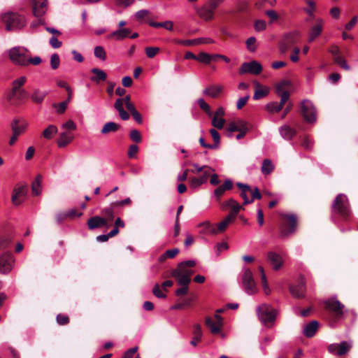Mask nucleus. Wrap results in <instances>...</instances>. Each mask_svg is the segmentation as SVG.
Segmentation results:
<instances>
[{
  "instance_id": "obj_1",
  "label": "nucleus",
  "mask_w": 358,
  "mask_h": 358,
  "mask_svg": "<svg viewBox=\"0 0 358 358\" xmlns=\"http://www.w3.org/2000/svg\"><path fill=\"white\" fill-rule=\"evenodd\" d=\"M195 266L196 262L194 260L182 262L178 264L177 268L171 270V275L177 280L178 284H189L194 271L189 268Z\"/></svg>"
},
{
  "instance_id": "obj_2",
  "label": "nucleus",
  "mask_w": 358,
  "mask_h": 358,
  "mask_svg": "<svg viewBox=\"0 0 358 358\" xmlns=\"http://www.w3.org/2000/svg\"><path fill=\"white\" fill-rule=\"evenodd\" d=\"M101 216L96 215L88 219L87 224L89 229L94 230L102 227H106L108 229L111 227L115 220L111 209L105 207L101 209Z\"/></svg>"
},
{
  "instance_id": "obj_3",
  "label": "nucleus",
  "mask_w": 358,
  "mask_h": 358,
  "mask_svg": "<svg viewBox=\"0 0 358 358\" xmlns=\"http://www.w3.org/2000/svg\"><path fill=\"white\" fill-rule=\"evenodd\" d=\"M281 224L280 226V236L281 238H285L293 234L297 229L298 216L294 213L280 214Z\"/></svg>"
},
{
  "instance_id": "obj_4",
  "label": "nucleus",
  "mask_w": 358,
  "mask_h": 358,
  "mask_svg": "<svg viewBox=\"0 0 358 358\" xmlns=\"http://www.w3.org/2000/svg\"><path fill=\"white\" fill-rule=\"evenodd\" d=\"M1 20L8 31L21 29L26 24L25 17L17 13H6L1 15Z\"/></svg>"
},
{
  "instance_id": "obj_5",
  "label": "nucleus",
  "mask_w": 358,
  "mask_h": 358,
  "mask_svg": "<svg viewBox=\"0 0 358 358\" xmlns=\"http://www.w3.org/2000/svg\"><path fill=\"white\" fill-rule=\"evenodd\" d=\"M29 50L22 46L14 47L9 50L8 57L15 64L28 65Z\"/></svg>"
},
{
  "instance_id": "obj_6",
  "label": "nucleus",
  "mask_w": 358,
  "mask_h": 358,
  "mask_svg": "<svg viewBox=\"0 0 358 358\" xmlns=\"http://www.w3.org/2000/svg\"><path fill=\"white\" fill-rule=\"evenodd\" d=\"M333 210L338 214L343 220H347L351 215L348 198L345 194H338L333 203Z\"/></svg>"
},
{
  "instance_id": "obj_7",
  "label": "nucleus",
  "mask_w": 358,
  "mask_h": 358,
  "mask_svg": "<svg viewBox=\"0 0 358 358\" xmlns=\"http://www.w3.org/2000/svg\"><path fill=\"white\" fill-rule=\"evenodd\" d=\"M258 317L262 323L266 327H271L277 315V310L268 305L263 304L258 308Z\"/></svg>"
},
{
  "instance_id": "obj_8",
  "label": "nucleus",
  "mask_w": 358,
  "mask_h": 358,
  "mask_svg": "<svg viewBox=\"0 0 358 358\" xmlns=\"http://www.w3.org/2000/svg\"><path fill=\"white\" fill-rule=\"evenodd\" d=\"M28 127V122L22 117H15L10 122L12 136L9 141V145H13L17 141L18 137L23 134Z\"/></svg>"
},
{
  "instance_id": "obj_9",
  "label": "nucleus",
  "mask_w": 358,
  "mask_h": 358,
  "mask_svg": "<svg viewBox=\"0 0 358 358\" xmlns=\"http://www.w3.org/2000/svg\"><path fill=\"white\" fill-rule=\"evenodd\" d=\"M225 0H208L206 6L197 10V13L200 17L206 21H210L213 19L215 10Z\"/></svg>"
},
{
  "instance_id": "obj_10",
  "label": "nucleus",
  "mask_w": 358,
  "mask_h": 358,
  "mask_svg": "<svg viewBox=\"0 0 358 358\" xmlns=\"http://www.w3.org/2000/svg\"><path fill=\"white\" fill-rule=\"evenodd\" d=\"M300 33L299 31H292L285 34L280 42L279 49L281 54H285L292 48L295 43L300 40Z\"/></svg>"
},
{
  "instance_id": "obj_11",
  "label": "nucleus",
  "mask_w": 358,
  "mask_h": 358,
  "mask_svg": "<svg viewBox=\"0 0 358 358\" xmlns=\"http://www.w3.org/2000/svg\"><path fill=\"white\" fill-rule=\"evenodd\" d=\"M324 308L334 318H340L343 315L344 305L334 298L329 299L324 302Z\"/></svg>"
},
{
  "instance_id": "obj_12",
  "label": "nucleus",
  "mask_w": 358,
  "mask_h": 358,
  "mask_svg": "<svg viewBox=\"0 0 358 358\" xmlns=\"http://www.w3.org/2000/svg\"><path fill=\"white\" fill-rule=\"evenodd\" d=\"M300 113L304 120L308 123H313L316 120L315 108L309 100H303L301 103Z\"/></svg>"
},
{
  "instance_id": "obj_13",
  "label": "nucleus",
  "mask_w": 358,
  "mask_h": 358,
  "mask_svg": "<svg viewBox=\"0 0 358 358\" xmlns=\"http://www.w3.org/2000/svg\"><path fill=\"white\" fill-rule=\"evenodd\" d=\"M242 283L248 294H252L257 292L256 283L255 282L252 271L250 268L245 270L242 277Z\"/></svg>"
},
{
  "instance_id": "obj_14",
  "label": "nucleus",
  "mask_w": 358,
  "mask_h": 358,
  "mask_svg": "<svg viewBox=\"0 0 358 358\" xmlns=\"http://www.w3.org/2000/svg\"><path fill=\"white\" fill-rule=\"evenodd\" d=\"M15 259L13 255L6 252L0 255V273H8L13 268Z\"/></svg>"
},
{
  "instance_id": "obj_15",
  "label": "nucleus",
  "mask_w": 358,
  "mask_h": 358,
  "mask_svg": "<svg viewBox=\"0 0 358 358\" xmlns=\"http://www.w3.org/2000/svg\"><path fill=\"white\" fill-rule=\"evenodd\" d=\"M214 317L215 321H213L210 317H206L205 318V324L210 329L212 334H217L220 333L223 327V317L217 313L215 315Z\"/></svg>"
},
{
  "instance_id": "obj_16",
  "label": "nucleus",
  "mask_w": 358,
  "mask_h": 358,
  "mask_svg": "<svg viewBox=\"0 0 358 358\" xmlns=\"http://www.w3.org/2000/svg\"><path fill=\"white\" fill-rule=\"evenodd\" d=\"M28 192L27 185H23L20 186H16L13 190L11 197V201L13 205L19 206L20 205L24 199L26 197Z\"/></svg>"
},
{
  "instance_id": "obj_17",
  "label": "nucleus",
  "mask_w": 358,
  "mask_h": 358,
  "mask_svg": "<svg viewBox=\"0 0 358 358\" xmlns=\"http://www.w3.org/2000/svg\"><path fill=\"white\" fill-rule=\"evenodd\" d=\"M262 71V65L257 61L250 62H244L239 69L240 74L252 73L255 75L259 74Z\"/></svg>"
},
{
  "instance_id": "obj_18",
  "label": "nucleus",
  "mask_w": 358,
  "mask_h": 358,
  "mask_svg": "<svg viewBox=\"0 0 358 358\" xmlns=\"http://www.w3.org/2000/svg\"><path fill=\"white\" fill-rule=\"evenodd\" d=\"M290 293L296 298H303L306 289V280L303 276H301L296 285L289 287Z\"/></svg>"
},
{
  "instance_id": "obj_19",
  "label": "nucleus",
  "mask_w": 358,
  "mask_h": 358,
  "mask_svg": "<svg viewBox=\"0 0 358 358\" xmlns=\"http://www.w3.org/2000/svg\"><path fill=\"white\" fill-rule=\"evenodd\" d=\"M32 12L35 17L43 16L47 10L48 0H31Z\"/></svg>"
},
{
  "instance_id": "obj_20",
  "label": "nucleus",
  "mask_w": 358,
  "mask_h": 358,
  "mask_svg": "<svg viewBox=\"0 0 358 358\" xmlns=\"http://www.w3.org/2000/svg\"><path fill=\"white\" fill-rule=\"evenodd\" d=\"M7 100L10 102L12 105L20 106L22 104L28 99V92L24 89L17 92L13 95H6Z\"/></svg>"
},
{
  "instance_id": "obj_21",
  "label": "nucleus",
  "mask_w": 358,
  "mask_h": 358,
  "mask_svg": "<svg viewBox=\"0 0 358 358\" xmlns=\"http://www.w3.org/2000/svg\"><path fill=\"white\" fill-rule=\"evenodd\" d=\"M350 348V346L346 341H343L340 344H330L327 348L329 352L336 354L339 356H342L347 353Z\"/></svg>"
},
{
  "instance_id": "obj_22",
  "label": "nucleus",
  "mask_w": 358,
  "mask_h": 358,
  "mask_svg": "<svg viewBox=\"0 0 358 358\" xmlns=\"http://www.w3.org/2000/svg\"><path fill=\"white\" fill-rule=\"evenodd\" d=\"M48 92L39 88H34L30 94L29 98L31 102L36 105H41Z\"/></svg>"
},
{
  "instance_id": "obj_23",
  "label": "nucleus",
  "mask_w": 358,
  "mask_h": 358,
  "mask_svg": "<svg viewBox=\"0 0 358 358\" xmlns=\"http://www.w3.org/2000/svg\"><path fill=\"white\" fill-rule=\"evenodd\" d=\"M267 259L272 268L278 271L283 266V259L280 255L270 251L267 253Z\"/></svg>"
},
{
  "instance_id": "obj_24",
  "label": "nucleus",
  "mask_w": 358,
  "mask_h": 358,
  "mask_svg": "<svg viewBox=\"0 0 358 358\" xmlns=\"http://www.w3.org/2000/svg\"><path fill=\"white\" fill-rule=\"evenodd\" d=\"M233 188V182L230 179H227L224 180V183L219 187H217L214 190V195L216 198V200L218 202H220L222 197L224 194L225 192L227 190H230Z\"/></svg>"
},
{
  "instance_id": "obj_25",
  "label": "nucleus",
  "mask_w": 358,
  "mask_h": 358,
  "mask_svg": "<svg viewBox=\"0 0 358 358\" xmlns=\"http://www.w3.org/2000/svg\"><path fill=\"white\" fill-rule=\"evenodd\" d=\"M323 29V21L321 19L317 20V23L313 26L309 31L308 42H313L320 35Z\"/></svg>"
},
{
  "instance_id": "obj_26",
  "label": "nucleus",
  "mask_w": 358,
  "mask_h": 358,
  "mask_svg": "<svg viewBox=\"0 0 358 358\" xmlns=\"http://www.w3.org/2000/svg\"><path fill=\"white\" fill-rule=\"evenodd\" d=\"M27 77L24 76L14 80L11 84L12 87L10 90L7 93V95H13L16 92L24 90L23 87L27 83Z\"/></svg>"
},
{
  "instance_id": "obj_27",
  "label": "nucleus",
  "mask_w": 358,
  "mask_h": 358,
  "mask_svg": "<svg viewBox=\"0 0 358 358\" xmlns=\"http://www.w3.org/2000/svg\"><path fill=\"white\" fill-rule=\"evenodd\" d=\"M91 73L93 76L90 78L91 81L96 84H99L101 82H105L107 80L106 73L98 68H93L91 69Z\"/></svg>"
},
{
  "instance_id": "obj_28",
  "label": "nucleus",
  "mask_w": 358,
  "mask_h": 358,
  "mask_svg": "<svg viewBox=\"0 0 358 358\" xmlns=\"http://www.w3.org/2000/svg\"><path fill=\"white\" fill-rule=\"evenodd\" d=\"M236 186L241 190L240 196L243 199V205L251 203L252 201H250L248 197V194L251 191V187L242 182H237Z\"/></svg>"
},
{
  "instance_id": "obj_29",
  "label": "nucleus",
  "mask_w": 358,
  "mask_h": 358,
  "mask_svg": "<svg viewBox=\"0 0 358 358\" xmlns=\"http://www.w3.org/2000/svg\"><path fill=\"white\" fill-rule=\"evenodd\" d=\"M220 207L222 210L230 208L231 210L235 211V213H238L241 210L244 209V208L234 199H229L227 201L222 203Z\"/></svg>"
},
{
  "instance_id": "obj_30",
  "label": "nucleus",
  "mask_w": 358,
  "mask_h": 358,
  "mask_svg": "<svg viewBox=\"0 0 358 358\" xmlns=\"http://www.w3.org/2000/svg\"><path fill=\"white\" fill-rule=\"evenodd\" d=\"M132 204V200L127 197L123 200L121 201H117L112 202L107 208L108 209H111L112 214L115 215V209L117 208H122L124 206H129Z\"/></svg>"
},
{
  "instance_id": "obj_31",
  "label": "nucleus",
  "mask_w": 358,
  "mask_h": 358,
  "mask_svg": "<svg viewBox=\"0 0 358 358\" xmlns=\"http://www.w3.org/2000/svg\"><path fill=\"white\" fill-rule=\"evenodd\" d=\"M131 33V29H118L116 31H114L109 35V38H115L117 41H121L127 37H129V34Z\"/></svg>"
},
{
  "instance_id": "obj_32",
  "label": "nucleus",
  "mask_w": 358,
  "mask_h": 358,
  "mask_svg": "<svg viewBox=\"0 0 358 358\" xmlns=\"http://www.w3.org/2000/svg\"><path fill=\"white\" fill-rule=\"evenodd\" d=\"M280 133L284 139L289 141L296 134V130L289 125H284L280 128Z\"/></svg>"
},
{
  "instance_id": "obj_33",
  "label": "nucleus",
  "mask_w": 358,
  "mask_h": 358,
  "mask_svg": "<svg viewBox=\"0 0 358 358\" xmlns=\"http://www.w3.org/2000/svg\"><path fill=\"white\" fill-rule=\"evenodd\" d=\"M318 327V322L316 320H313L306 326L303 334L306 337L311 338L315 335Z\"/></svg>"
},
{
  "instance_id": "obj_34",
  "label": "nucleus",
  "mask_w": 358,
  "mask_h": 358,
  "mask_svg": "<svg viewBox=\"0 0 358 358\" xmlns=\"http://www.w3.org/2000/svg\"><path fill=\"white\" fill-rule=\"evenodd\" d=\"M222 90L223 87L220 85H211L203 91V94L212 98H216L222 93Z\"/></svg>"
},
{
  "instance_id": "obj_35",
  "label": "nucleus",
  "mask_w": 358,
  "mask_h": 358,
  "mask_svg": "<svg viewBox=\"0 0 358 358\" xmlns=\"http://www.w3.org/2000/svg\"><path fill=\"white\" fill-rule=\"evenodd\" d=\"M120 128V125L114 122H106L102 127L101 133L102 134H108L110 132H116Z\"/></svg>"
},
{
  "instance_id": "obj_36",
  "label": "nucleus",
  "mask_w": 358,
  "mask_h": 358,
  "mask_svg": "<svg viewBox=\"0 0 358 358\" xmlns=\"http://www.w3.org/2000/svg\"><path fill=\"white\" fill-rule=\"evenodd\" d=\"M41 182L42 176L38 175L35 180L31 184L32 194L35 196H38L41 192Z\"/></svg>"
},
{
  "instance_id": "obj_37",
  "label": "nucleus",
  "mask_w": 358,
  "mask_h": 358,
  "mask_svg": "<svg viewBox=\"0 0 358 358\" xmlns=\"http://www.w3.org/2000/svg\"><path fill=\"white\" fill-rule=\"evenodd\" d=\"M115 108L118 111L119 115L123 120H127L129 118V114L124 109L122 106V101L120 100H116L114 104Z\"/></svg>"
},
{
  "instance_id": "obj_38",
  "label": "nucleus",
  "mask_w": 358,
  "mask_h": 358,
  "mask_svg": "<svg viewBox=\"0 0 358 358\" xmlns=\"http://www.w3.org/2000/svg\"><path fill=\"white\" fill-rule=\"evenodd\" d=\"M149 25L155 28L163 27L169 31H171L173 29V23L172 21L170 20H167L162 22L150 21Z\"/></svg>"
},
{
  "instance_id": "obj_39",
  "label": "nucleus",
  "mask_w": 358,
  "mask_h": 358,
  "mask_svg": "<svg viewBox=\"0 0 358 358\" xmlns=\"http://www.w3.org/2000/svg\"><path fill=\"white\" fill-rule=\"evenodd\" d=\"M73 140V137L69 136L67 132H62L59 135V138L57 141L58 146L64 148L69 144Z\"/></svg>"
},
{
  "instance_id": "obj_40",
  "label": "nucleus",
  "mask_w": 358,
  "mask_h": 358,
  "mask_svg": "<svg viewBox=\"0 0 358 358\" xmlns=\"http://www.w3.org/2000/svg\"><path fill=\"white\" fill-rule=\"evenodd\" d=\"M273 169L274 166L273 165L272 162L269 159H264L261 169L262 173L264 175H268L273 172Z\"/></svg>"
},
{
  "instance_id": "obj_41",
  "label": "nucleus",
  "mask_w": 358,
  "mask_h": 358,
  "mask_svg": "<svg viewBox=\"0 0 358 358\" xmlns=\"http://www.w3.org/2000/svg\"><path fill=\"white\" fill-rule=\"evenodd\" d=\"M12 243V238L9 235L0 236V251L6 250L10 247Z\"/></svg>"
},
{
  "instance_id": "obj_42",
  "label": "nucleus",
  "mask_w": 358,
  "mask_h": 358,
  "mask_svg": "<svg viewBox=\"0 0 358 358\" xmlns=\"http://www.w3.org/2000/svg\"><path fill=\"white\" fill-rule=\"evenodd\" d=\"M289 83L287 80H283L275 85V90L276 94L280 96H282L284 93H289L287 90H285V88L288 86Z\"/></svg>"
},
{
  "instance_id": "obj_43",
  "label": "nucleus",
  "mask_w": 358,
  "mask_h": 358,
  "mask_svg": "<svg viewBox=\"0 0 358 358\" xmlns=\"http://www.w3.org/2000/svg\"><path fill=\"white\" fill-rule=\"evenodd\" d=\"M57 133V128L53 124L49 125L43 132V136L46 139H50L53 135Z\"/></svg>"
},
{
  "instance_id": "obj_44",
  "label": "nucleus",
  "mask_w": 358,
  "mask_h": 358,
  "mask_svg": "<svg viewBox=\"0 0 358 358\" xmlns=\"http://www.w3.org/2000/svg\"><path fill=\"white\" fill-rule=\"evenodd\" d=\"M333 60L335 64L338 65L343 70L349 71L350 69V66L347 64L345 59L342 55L336 58H334Z\"/></svg>"
},
{
  "instance_id": "obj_45",
  "label": "nucleus",
  "mask_w": 358,
  "mask_h": 358,
  "mask_svg": "<svg viewBox=\"0 0 358 358\" xmlns=\"http://www.w3.org/2000/svg\"><path fill=\"white\" fill-rule=\"evenodd\" d=\"M192 334L194 340L196 341H201L203 331L200 324H196L193 326Z\"/></svg>"
},
{
  "instance_id": "obj_46",
  "label": "nucleus",
  "mask_w": 358,
  "mask_h": 358,
  "mask_svg": "<svg viewBox=\"0 0 358 358\" xmlns=\"http://www.w3.org/2000/svg\"><path fill=\"white\" fill-rule=\"evenodd\" d=\"M238 127L236 126L234 121L229 122L225 129V135L227 138H231L233 136V132L237 131Z\"/></svg>"
},
{
  "instance_id": "obj_47",
  "label": "nucleus",
  "mask_w": 358,
  "mask_h": 358,
  "mask_svg": "<svg viewBox=\"0 0 358 358\" xmlns=\"http://www.w3.org/2000/svg\"><path fill=\"white\" fill-rule=\"evenodd\" d=\"M196 61L202 62L205 64H208L211 62V55L201 52L197 55Z\"/></svg>"
},
{
  "instance_id": "obj_48",
  "label": "nucleus",
  "mask_w": 358,
  "mask_h": 358,
  "mask_svg": "<svg viewBox=\"0 0 358 358\" xmlns=\"http://www.w3.org/2000/svg\"><path fill=\"white\" fill-rule=\"evenodd\" d=\"M145 52L147 57L150 59L154 58L160 52V48L158 47H146Z\"/></svg>"
},
{
  "instance_id": "obj_49",
  "label": "nucleus",
  "mask_w": 358,
  "mask_h": 358,
  "mask_svg": "<svg viewBox=\"0 0 358 358\" xmlns=\"http://www.w3.org/2000/svg\"><path fill=\"white\" fill-rule=\"evenodd\" d=\"M130 139L136 143H139L142 141V136L140 131L137 129H131L129 132Z\"/></svg>"
},
{
  "instance_id": "obj_50",
  "label": "nucleus",
  "mask_w": 358,
  "mask_h": 358,
  "mask_svg": "<svg viewBox=\"0 0 358 358\" xmlns=\"http://www.w3.org/2000/svg\"><path fill=\"white\" fill-rule=\"evenodd\" d=\"M94 56L102 61H105L107 58L106 52L102 46L95 47Z\"/></svg>"
},
{
  "instance_id": "obj_51",
  "label": "nucleus",
  "mask_w": 358,
  "mask_h": 358,
  "mask_svg": "<svg viewBox=\"0 0 358 358\" xmlns=\"http://www.w3.org/2000/svg\"><path fill=\"white\" fill-rule=\"evenodd\" d=\"M174 43L185 46H192L198 45V43L200 41V39H191V40H180V39H174Z\"/></svg>"
},
{
  "instance_id": "obj_52",
  "label": "nucleus",
  "mask_w": 358,
  "mask_h": 358,
  "mask_svg": "<svg viewBox=\"0 0 358 358\" xmlns=\"http://www.w3.org/2000/svg\"><path fill=\"white\" fill-rule=\"evenodd\" d=\"M199 107L209 116H212L210 106L203 99H199L197 101Z\"/></svg>"
},
{
  "instance_id": "obj_53",
  "label": "nucleus",
  "mask_w": 358,
  "mask_h": 358,
  "mask_svg": "<svg viewBox=\"0 0 358 358\" xmlns=\"http://www.w3.org/2000/svg\"><path fill=\"white\" fill-rule=\"evenodd\" d=\"M266 110L270 113H278L282 108L279 106L278 102H270L266 106Z\"/></svg>"
},
{
  "instance_id": "obj_54",
  "label": "nucleus",
  "mask_w": 358,
  "mask_h": 358,
  "mask_svg": "<svg viewBox=\"0 0 358 358\" xmlns=\"http://www.w3.org/2000/svg\"><path fill=\"white\" fill-rule=\"evenodd\" d=\"M209 132L214 141V143L212 144V145H216V149L218 148L219 144L220 143V136L219 132L215 129H210Z\"/></svg>"
},
{
  "instance_id": "obj_55",
  "label": "nucleus",
  "mask_w": 358,
  "mask_h": 358,
  "mask_svg": "<svg viewBox=\"0 0 358 358\" xmlns=\"http://www.w3.org/2000/svg\"><path fill=\"white\" fill-rule=\"evenodd\" d=\"M225 124V120L222 117L220 118H216V117H213L212 119V125L218 129H223Z\"/></svg>"
},
{
  "instance_id": "obj_56",
  "label": "nucleus",
  "mask_w": 358,
  "mask_h": 358,
  "mask_svg": "<svg viewBox=\"0 0 358 358\" xmlns=\"http://www.w3.org/2000/svg\"><path fill=\"white\" fill-rule=\"evenodd\" d=\"M60 63L59 55L54 53L50 57V65L51 68L54 70L58 69Z\"/></svg>"
},
{
  "instance_id": "obj_57",
  "label": "nucleus",
  "mask_w": 358,
  "mask_h": 358,
  "mask_svg": "<svg viewBox=\"0 0 358 358\" xmlns=\"http://www.w3.org/2000/svg\"><path fill=\"white\" fill-rule=\"evenodd\" d=\"M57 322L59 325H66L69 323L70 320L68 315L64 314H58L56 317Z\"/></svg>"
},
{
  "instance_id": "obj_58",
  "label": "nucleus",
  "mask_w": 358,
  "mask_h": 358,
  "mask_svg": "<svg viewBox=\"0 0 358 358\" xmlns=\"http://www.w3.org/2000/svg\"><path fill=\"white\" fill-rule=\"evenodd\" d=\"M188 180L189 186L194 189L198 188L203 184L201 182V180H200L199 177H190L189 178Z\"/></svg>"
},
{
  "instance_id": "obj_59",
  "label": "nucleus",
  "mask_w": 358,
  "mask_h": 358,
  "mask_svg": "<svg viewBox=\"0 0 358 358\" xmlns=\"http://www.w3.org/2000/svg\"><path fill=\"white\" fill-rule=\"evenodd\" d=\"M199 227H202L204 229L208 230L212 234H217V229L210 222H204L199 224Z\"/></svg>"
},
{
  "instance_id": "obj_60",
  "label": "nucleus",
  "mask_w": 358,
  "mask_h": 358,
  "mask_svg": "<svg viewBox=\"0 0 358 358\" xmlns=\"http://www.w3.org/2000/svg\"><path fill=\"white\" fill-rule=\"evenodd\" d=\"M268 94V90H262L260 88L257 89L255 92L253 99L255 100H259V99H261L265 97L266 96H267Z\"/></svg>"
},
{
  "instance_id": "obj_61",
  "label": "nucleus",
  "mask_w": 358,
  "mask_h": 358,
  "mask_svg": "<svg viewBox=\"0 0 358 358\" xmlns=\"http://www.w3.org/2000/svg\"><path fill=\"white\" fill-rule=\"evenodd\" d=\"M229 224H231V222L225 217L222 222L218 223L217 227H215L217 229V234L218 232L224 231Z\"/></svg>"
},
{
  "instance_id": "obj_62",
  "label": "nucleus",
  "mask_w": 358,
  "mask_h": 358,
  "mask_svg": "<svg viewBox=\"0 0 358 358\" xmlns=\"http://www.w3.org/2000/svg\"><path fill=\"white\" fill-rule=\"evenodd\" d=\"M152 293L156 297L159 299H164L166 297V295L162 292L160 285L158 283L155 285L152 289Z\"/></svg>"
},
{
  "instance_id": "obj_63",
  "label": "nucleus",
  "mask_w": 358,
  "mask_h": 358,
  "mask_svg": "<svg viewBox=\"0 0 358 358\" xmlns=\"http://www.w3.org/2000/svg\"><path fill=\"white\" fill-rule=\"evenodd\" d=\"M179 285H181V287L176 289V295L178 296L186 295L189 291V284H179Z\"/></svg>"
},
{
  "instance_id": "obj_64",
  "label": "nucleus",
  "mask_w": 358,
  "mask_h": 358,
  "mask_svg": "<svg viewBox=\"0 0 358 358\" xmlns=\"http://www.w3.org/2000/svg\"><path fill=\"white\" fill-rule=\"evenodd\" d=\"M138 348L135 346L128 349L123 355L122 358H133L134 355L137 352Z\"/></svg>"
}]
</instances>
